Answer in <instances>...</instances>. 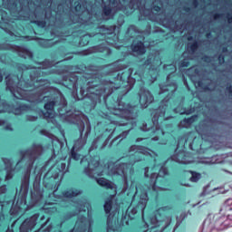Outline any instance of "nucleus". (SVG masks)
Listing matches in <instances>:
<instances>
[{
	"mask_svg": "<svg viewBox=\"0 0 232 232\" xmlns=\"http://www.w3.org/2000/svg\"><path fill=\"white\" fill-rule=\"evenodd\" d=\"M50 222V218H45L43 214H35L33 217L27 218L20 227V232H54L52 228L44 229L46 224Z\"/></svg>",
	"mask_w": 232,
	"mask_h": 232,
	"instance_id": "f257e3e1",
	"label": "nucleus"
},
{
	"mask_svg": "<svg viewBox=\"0 0 232 232\" xmlns=\"http://www.w3.org/2000/svg\"><path fill=\"white\" fill-rule=\"evenodd\" d=\"M151 102H153V96L150 92H145L140 96V103L142 108H148V105Z\"/></svg>",
	"mask_w": 232,
	"mask_h": 232,
	"instance_id": "f03ea898",
	"label": "nucleus"
},
{
	"mask_svg": "<svg viewBox=\"0 0 232 232\" xmlns=\"http://www.w3.org/2000/svg\"><path fill=\"white\" fill-rule=\"evenodd\" d=\"M97 183L99 184V186L107 188V189H113V183L108 181L104 178H101V179H97Z\"/></svg>",
	"mask_w": 232,
	"mask_h": 232,
	"instance_id": "7ed1b4c3",
	"label": "nucleus"
},
{
	"mask_svg": "<svg viewBox=\"0 0 232 232\" xmlns=\"http://www.w3.org/2000/svg\"><path fill=\"white\" fill-rule=\"evenodd\" d=\"M132 50L133 52L138 53L140 55L146 53V49L144 48V44H142V42L138 43L137 45L132 44Z\"/></svg>",
	"mask_w": 232,
	"mask_h": 232,
	"instance_id": "20e7f679",
	"label": "nucleus"
},
{
	"mask_svg": "<svg viewBox=\"0 0 232 232\" xmlns=\"http://www.w3.org/2000/svg\"><path fill=\"white\" fill-rule=\"evenodd\" d=\"M166 208H160L158 211H157V214H156V218H150V222H151V227H157L158 226H160V220L157 219L159 218V216L160 215V213L161 211H164Z\"/></svg>",
	"mask_w": 232,
	"mask_h": 232,
	"instance_id": "39448f33",
	"label": "nucleus"
},
{
	"mask_svg": "<svg viewBox=\"0 0 232 232\" xmlns=\"http://www.w3.org/2000/svg\"><path fill=\"white\" fill-rule=\"evenodd\" d=\"M79 193L80 192L73 191V190H69V191L64 193V197H66L67 198H70L72 197H77V195H79Z\"/></svg>",
	"mask_w": 232,
	"mask_h": 232,
	"instance_id": "423d86ee",
	"label": "nucleus"
},
{
	"mask_svg": "<svg viewBox=\"0 0 232 232\" xmlns=\"http://www.w3.org/2000/svg\"><path fill=\"white\" fill-rule=\"evenodd\" d=\"M200 180V174L199 173H192V177L190 178L191 182H198Z\"/></svg>",
	"mask_w": 232,
	"mask_h": 232,
	"instance_id": "0eeeda50",
	"label": "nucleus"
},
{
	"mask_svg": "<svg viewBox=\"0 0 232 232\" xmlns=\"http://www.w3.org/2000/svg\"><path fill=\"white\" fill-rule=\"evenodd\" d=\"M104 210L105 213H110V211H111V201H106L104 204Z\"/></svg>",
	"mask_w": 232,
	"mask_h": 232,
	"instance_id": "6e6552de",
	"label": "nucleus"
},
{
	"mask_svg": "<svg viewBox=\"0 0 232 232\" xmlns=\"http://www.w3.org/2000/svg\"><path fill=\"white\" fill-rule=\"evenodd\" d=\"M53 106H55V103L53 102H50L44 105V108L47 111H52V110H53Z\"/></svg>",
	"mask_w": 232,
	"mask_h": 232,
	"instance_id": "1a4fd4ad",
	"label": "nucleus"
},
{
	"mask_svg": "<svg viewBox=\"0 0 232 232\" xmlns=\"http://www.w3.org/2000/svg\"><path fill=\"white\" fill-rule=\"evenodd\" d=\"M140 155H151V153L150 152V150L148 149L142 150H140L139 152H136V157H139Z\"/></svg>",
	"mask_w": 232,
	"mask_h": 232,
	"instance_id": "9d476101",
	"label": "nucleus"
},
{
	"mask_svg": "<svg viewBox=\"0 0 232 232\" xmlns=\"http://www.w3.org/2000/svg\"><path fill=\"white\" fill-rule=\"evenodd\" d=\"M122 168H124V164H122L121 166H120L119 169H117V175H124V170H122Z\"/></svg>",
	"mask_w": 232,
	"mask_h": 232,
	"instance_id": "9b49d317",
	"label": "nucleus"
},
{
	"mask_svg": "<svg viewBox=\"0 0 232 232\" xmlns=\"http://www.w3.org/2000/svg\"><path fill=\"white\" fill-rule=\"evenodd\" d=\"M160 175H168V170L165 168L160 169Z\"/></svg>",
	"mask_w": 232,
	"mask_h": 232,
	"instance_id": "f8f14e48",
	"label": "nucleus"
},
{
	"mask_svg": "<svg viewBox=\"0 0 232 232\" xmlns=\"http://www.w3.org/2000/svg\"><path fill=\"white\" fill-rule=\"evenodd\" d=\"M107 224H108L107 232H111V229L110 228V217L107 219Z\"/></svg>",
	"mask_w": 232,
	"mask_h": 232,
	"instance_id": "ddd939ff",
	"label": "nucleus"
},
{
	"mask_svg": "<svg viewBox=\"0 0 232 232\" xmlns=\"http://www.w3.org/2000/svg\"><path fill=\"white\" fill-rule=\"evenodd\" d=\"M72 159H74V160H79V156H77V154H75L74 152L72 154Z\"/></svg>",
	"mask_w": 232,
	"mask_h": 232,
	"instance_id": "4468645a",
	"label": "nucleus"
},
{
	"mask_svg": "<svg viewBox=\"0 0 232 232\" xmlns=\"http://www.w3.org/2000/svg\"><path fill=\"white\" fill-rule=\"evenodd\" d=\"M55 211L56 209L53 207L49 208V213H55Z\"/></svg>",
	"mask_w": 232,
	"mask_h": 232,
	"instance_id": "2eb2a0df",
	"label": "nucleus"
},
{
	"mask_svg": "<svg viewBox=\"0 0 232 232\" xmlns=\"http://www.w3.org/2000/svg\"><path fill=\"white\" fill-rule=\"evenodd\" d=\"M130 150H131L132 151H135V150H139V147H137V146H132V147L130 148Z\"/></svg>",
	"mask_w": 232,
	"mask_h": 232,
	"instance_id": "dca6fc26",
	"label": "nucleus"
},
{
	"mask_svg": "<svg viewBox=\"0 0 232 232\" xmlns=\"http://www.w3.org/2000/svg\"><path fill=\"white\" fill-rule=\"evenodd\" d=\"M155 179H157V174H152V175H151V180H152V182H153V180H154Z\"/></svg>",
	"mask_w": 232,
	"mask_h": 232,
	"instance_id": "f3484780",
	"label": "nucleus"
},
{
	"mask_svg": "<svg viewBox=\"0 0 232 232\" xmlns=\"http://www.w3.org/2000/svg\"><path fill=\"white\" fill-rule=\"evenodd\" d=\"M116 173H115V171H113V170H111V172H109L108 173V175H111V176H113V175H115Z\"/></svg>",
	"mask_w": 232,
	"mask_h": 232,
	"instance_id": "a211bd4d",
	"label": "nucleus"
},
{
	"mask_svg": "<svg viewBox=\"0 0 232 232\" xmlns=\"http://www.w3.org/2000/svg\"><path fill=\"white\" fill-rule=\"evenodd\" d=\"M71 232H81V230L77 228H73Z\"/></svg>",
	"mask_w": 232,
	"mask_h": 232,
	"instance_id": "6ab92c4d",
	"label": "nucleus"
},
{
	"mask_svg": "<svg viewBox=\"0 0 232 232\" xmlns=\"http://www.w3.org/2000/svg\"><path fill=\"white\" fill-rule=\"evenodd\" d=\"M5 179H6V180H8L9 179H12V177H10V174H7Z\"/></svg>",
	"mask_w": 232,
	"mask_h": 232,
	"instance_id": "aec40b11",
	"label": "nucleus"
},
{
	"mask_svg": "<svg viewBox=\"0 0 232 232\" xmlns=\"http://www.w3.org/2000/svg\"><path fill=\"white\" fill-rule=\"evenodd\" d=\"M143 197H144V202H146V200H148V196L145 194Z\"/></svg>",
	"mask_w": 232,
	"mask_h": 232,
	"instance_id": "412c9836",
	"label": "nucleus"
},
{
	"mask_svg": "<svg viewBox=\"0 0 232 232\" xmlns=\"http://www.w3.org/2000/svg\"><path fill=\"white\" fill-rule=\"evenodd\" d=\"M145 177H148V169H145Z\"/></svg>",
	"mask_w": 232,
	"mask_h": 232,
	"instance_id": "4be33fe9",
	"label": "nucleus"
},
{
	"mask_svg": "<svg viewBox=\"0 0 232 232\" xmlns=\"http://www.w3.org/2000/svg\"><path fill=\"white\" fill-rule=\"evenodd\" d=\"M6 232H14V230H13V229L8 228V229L6 230Z\"/></svg>",
	"mask_w": 232,
	"mask_h": 232,
	"instance_id": "5701e85b",
	"label": "nucleus"
},
{
	"mask_svg": "<svg viewBox=\"0 0 232 232\" xmlns=\"http://www.w3.org/2000/svg\"><path fill=\"white\" fill-rule=\"evenodd\" d=\"M177 162H180L181 164H186L184 161L177 160Z\"/></svg>",
	"mask_w": 232,
	"mask_h": 232,
	"instance_id": "b1692460",
	"label": "nucleus"
},
{
	"mask_svg": "<svg viewBox=\"0 0 232 232\" xmlns=\"http://www.w3.org/2000/svg\"><path fill=\"white\" fill-rule=\"evenodd\" d=\"M153 140H159V138H154Z\"/></svg>",
	"mask_w": 232,
	"mask_h": 232,
	"instance_id": "393cba45",
	"label": "nucleus"
},
{
	"mask_svg": "<svg viewBox=\"0 0 232 232\" xmlns=\"http://www.w3.org/2000/svg\"><path fill=\"white\" fill-rule=\"evenodd\" d=\"M0 81H3V77L0 78Z\"/></svg>",
	"mask_w": 232,
	"mask_h": 232,
	"instance_id": "a878e982",
	"label": "nucleus"
},
{
	"mask_svg": "<svg viewBox=\"0 0 232 232\" xmlns=\"http://www.w3.org/2000/svg\"><path fill=\"white\" fill-rule=\"evenodd\" d=\"M98 175H102V172L101 174H98Z\"/></svg>",
	"mask_w": 232,
	"mask_h": 232,
	"instance_id": "bb28decb",
	"label": "nucleus"
}]
</instances>
